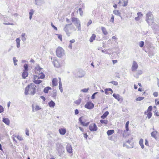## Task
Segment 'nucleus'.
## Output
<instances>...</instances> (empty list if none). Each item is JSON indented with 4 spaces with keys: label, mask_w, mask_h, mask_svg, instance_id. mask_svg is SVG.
I'll return each instance as SVG.
<instances>
[{
    "label": "nucleus",
    "mask_w": 159,
    "mask_h": 159,
    "mask_svg": "<svg viewBox=\"0 0 159 159\" xmlns=\"http://www.w3.org/2000/svg\"><path fill=\"white\" fill-rule=\"evenodd\" d=\"M48 105L50 107L53 108L54 107L55 103L53 101L51 100L48 102Z\"/></svg>",
    "instance_id": "nucleus-20"
},
{
    "label": "nucleus",
    "mask_w": 159,
    "mask_h": 159,
    "mask_svg": "<svg viewBox=\"0 0 159 159\" xmlns=\"http://www.w3.org/2000/svg\"><path fill=\"white\" fill-rule=\"evenodd\" d=\"M144 98V97H139L136 99V100L137 101H140L143 100Z\"/></svg>",
    "instance_id": "nucleus-39"
},
{
    "label": "nucleus",
    "mask_w": 159,
    "mask_h": 159,
    "mask_svg": "<svg viewBox=\"0 0 159 159\" xmlns=\"http://www.w3.org/2000/svg\"><path fill=\"white\" fill-rule=\"evenodd\" d=\"M40 74H41V75L39 76L37 75H34V78L35 79H43L45 77L44 74L43 73L42 71L41 72Z\"/></svg>",
    "instance_id": "nucleus-13"
},
{
    "label": "nucleus",
    "mask_w": 159,
    "mask_h": 159,
    "mask_svg": "<svg viewBox=\"0 0 159 159\" xmlns=\"http://www.w3.org/2000/svg\"><path fill=\"white\" fill-rule=\"evenodd\" d=\"M4 111V108L2 106L0 105V113L3 112Z\"/></svg>",
    "instance_id": "nucleus-49"
},
{
    "label": "nucleus",
    "mask_w": 159,
    "mask_h": 159,
    "mask_svg": "<svg viewBox=\"0 0 159 159\" xmlns=\"http://www.w3.org/2000/svg\"><path fill=\"white\" fill-rule=\"evenodd\" d=\"M137 15L138 17H142L143 16L141 12H139L137 13Z\"/></svg>",
    "instance_id": "nucleus-52"
},
{
    "label": "nucleus",
    "mask_w": 159,
    "mask_h": 159,
    "mask_svg": "<svg viewBox=\"0 0 159 159\" xmlns=\"http://www.w3.org/2000/svg\"><path fill=\"white\" fill-rule=\"evenodd\" d=\"M36 87L34 84L32 83L28 85L25 88V94L26 95L30 94L34 95L36 91Z\"/></svg>",
    "instance_id": "nucleus-1"
},
{
    "label": "nucleus",
    "mask_w": 159,
    "mask_h": 159,
    "mask_svg": "<svg viewBox=\"0 0 159 159\" xmlns=\"http://www.w3.org/2000/svg\"><path fill=\"white\" fill-rule=\"evenodd\" d=\"M144 44V43L143 41H141L139 42V46L140 47H143Z\"/></svg>",
    "instance_id": "nucleus-46"
},
{
    "label": "nucleus",
    "mask_w": 159,
    "mask_h": 159,
    "mask_svg": "<svg viewBox=\"0 0 159 159\" xmlns=\"http://www.w3.org/2000/svg\"><path fill=\"white\" fill-rule=\"evenodd\" d=\"M138 65L135 61H133L131 67V70L133 72H134L138 67Z\"/></svg>",
    "instance_id": "nucleus-8"
},
{
    "label": "nucleus",
    "mask_w": 159,
    "mask_h": 159,
    "mask_svg": "<svg viewBox=\"0 0 159 159\" xmlns=\"http://www.w3.org/2000/svg\"><path fill=\"white\" fill-rule=\"evenodd\" d=\"M152 109V107L151 106H149L148 109L147 111L151 112Z\"/></svg>",
    "instance_id": "nucleus-50"
},
{
    "label": "nucleus",
    "mask_w": 159,
    "mask_h": 159,
    "mask_svg": "<svg viewBox=\"0 0 159 159\" xmlns=\"http://www.w3.org/2000/svg\"><path fill=\"white\" fill-rule=\"evenodd\" d=\"M16 47L17 48H19L20 47V40L19 38H17L16 40Z\"/></svg>",
    "instance_id": "nucleus-31"
},
{
    "label": "nucleus",
    "mask_w": 159,
    "mask_h": 159,
    "mask_svg": "<svg viewBox=\"0 0 159 159\" xmlns=\"http://www.w3.org/2000/svg\"><path fill=\"white\" fill-rule=\"evenodd\" d=\"M153 95L155 97H157L158 96V93L157 92H155L153 93Z\"/></svg>",
    "instance_id": "nucleus-57"
},
{
    "label": "nucleus",
    "mask_w": 159,
    "mask_h": 159,
    "mask_svg": "<svg viewBox=\"0 0 159 159\" xmlns=\"http://www.w3.org/2000/svg\"><path fill=\"white\" fill-rule=\"evenodd\" d=\"M51 26H52L56 30H57V27L55 26L52 23H51Z\"/></svg>",
    "instance_id": "nucleus-51"
},
{
    "label": "nucleus",
    "mask_w": 159,
    "mask_h": 159,
    "mask_svg": "<svg viewBox=\"0 0 159 159\" xmlns=\"http://www.w3.org/2000/svg\"><path fill=\"white\" fill-rule=\"evenodd\" d=\"M41 108L39 107V106H36L35 107V109L36 111L39 110Z\"/></svg>",
    "instance_id": "nucleus-54"
},
{
    "label": "nucleus",
    "mask_w": 159,
    "mask_h": 159,
    "mask_svg": "<svg viewBox=\"0 0 159 159\" xmlns=\"http://www.w3.org/2000/svg\"><path fill=\"white\" fill-rule=\"evenodd\" d=\"M85 74V73L84 71L82 70H80L77 72L76 76L77 77L80 78H82L84 76Z\"/></svg>",
    "instance_id": "nucleus-6"
},
{
    "label": "nucleus",
    "mask_w": 159,
    "mask_h": 159,
    "mask_svg": "<svg viewBox=\"0 0 159 159\" xmlns=\"http://www.w3.org/2000/svg\"><path fill=\"white\" fill-rule=\"evenodd\" d=\"M60 134L61 135H64L66 132V130L65 129L61 128L59 130Z\"/></svg>",
    "instance_id": "nucleus-18"
},
{
    "label": "nucleus",
    "mask_w": 159,
    "mask_h": 159,
    "mask_svg": "<svg viewBox=\"0 0 159 159\" xmlns=\"http://www.w3.org/2000/svg\"><path fill=\"white\" fill-rule=\"evenodd\" d=\"M40 98H41V99H42L44 101L45 100H46V99H45V97H44V96H40Z\"/></svg>",
    "instance_id": "nucleus-60"
},
{
    "label": "nucleus",
    "mask_w": 159,
    "mask_h": 159,
    "mask_svg": "<svg viewBox=\"0 0 159 159\" xmlns=\"http://www.w3.org/2000/svg\"><path fill=\"white\" fill-rule=\"evenodd\" d=\"M89 90V88L87 89H84L81 90V91L82 92L84 93H87Z\"/></svg>",
    "instance_id": "nucleus-43"
},
{
    "label": "nucleus",
    "mask_w": 159,
    "mask_h": 159,
    "mask_svg": "<svg viewBox=\"0 0 159 159\" xmlns=\"http://www.w3.org/2000/svg\"><path fill=\"white\" fill-rule=\"evenodd\" d=\"M114 16H113V15L112 14L110 20V21L112 23H114Z\"/></svg>",
    "instance_id": "nucleus-42"
},
{
    "label": "nucleus",
    "mask_w": 159,
    "mask_h": 159,
    "mask_svg": "<svg viewBox=\"0 0 159 159\" xmlns=\"http://www.w3.org/2000/svg\"><path fill=\"white\" fill-rule=\"evenodd\" d=\"M102 52H103V53H108V52H107L105 50H102Z\"/></svg>",
    "instance_id": "nucleus-64"
},
{
    "label": "nucleus",
    "mask_w": 159,
    "mask_h": 159,
    "mask_svg": "<svg viewBox=\"0 0 159 159\" xmlns=\"http://www.w3.org/2000/svg\"><path fill=\"white\" fill-rule=\"evenodd\" d=\"M113 96L116 99H117L118 101H120V98L119 95L118 94H116L114 93L113 95Z\"/></svg>",
    "instance_id": "nucleus-22"
},
{
    "label": "nucleus",
    "mask_w": 159,
    "mask_h": 159,
    "mask_svg": "<svg viewBox=\"0 0 159 159\" xmlns=\"http://www.w3.org/2000/svg\"><path fill=\"white\" fill-rule=\"evenodd\" d=\"M42 70V68H41L39 66H38L36 67L35 69V72L37 73H38V71H39V72L41 73V70Z\"/></svg>",
    "instance_id": "nucleus-32"
},
{
    "label": "nucleus",
    "mask_w": 159,
    "mask_h": 159,
    "mask_svg": "<svg viewBox=\"0 0 159 159\" xmlns=\"http://www.w3.org/2000/svg\"><path fill=\"white\" fill-rule=\"evenodd\" d=\"M89 129L92 131H96L98 130V127L95 124H91L89 126Z\"/></svg>",
    "instance_id": "nucleus-5"
},
{
    "label": "nucleus",
    "mask_w": 159,
    "mask_h": 159,
    "mask_svg": "<svg viewBox=\"0 0 159 159\" xmlns=\"http://www.w3.org/2000/svg\"><path fill=\"white\" fill-rule=\"evenodd\" d=\"M147 117H148V119H149L151 117L152 114L151 112H149L148 113H147Z\"/></svg>",
    "instance_id": "nucleus-37"
},
{
    "label": "nucleus",
    "mask_w": 159,
    "mask_h": 159,
    "mask_svg": "<svg viewBox=\"0 0 159 159\" xmlns=\"http://www.w3.org/2000/svg\"><path fill=\"white\" fill-rule=\"evenodd\" d=\"M59 89L61 92H62L63 91L62 88V85L61 84V82H59Z\"/></svg>",
    "instance_id": "nucleus-36"
},
{
    "label": "nucleus",
    "mask_w": 159,
    "mask_h": 159,
    "mask_svg": "<svg viewBox=\"0 0 159 159\" xmlns=\"http://www.w3.org/2000/svg\"><path fill=\"white\" fill-rule=\"evenodd\" d=\"M100 122L101 124L106 125L108 123V121L106 120H100Z\"/></svg>",
    "instance_id": "nucleus-34"
},
{
    "label": "nucleus",
    "mask_w": 159,
    "mask_h": 159,
    "mask_svg": "<svg viewBox=\"0 0 159 159\" xmlns=\"http://www.w3.org/2000/svg\"><path fill=\"white\" fill-rule=\"evenodd\" d=\"M71 21L73 24L77 28L78 30H80L81 28L80 27V21L79 19L77 18L72 17L71 18Z\"/></svg>",
    "instance_id": "nucleus-3"
},
{
    "label": "nucleus",
    "mask_w": 159,
    "mask_h": 159,
    "mask_svg": "<svg viewBox=\"0 0 159 159\" xmlns=\"http://www.w3.org/2000/svg\"><path fill=\"white\" fill-rule=\"evenodd\" d=\"M112 61L113 64H114L115 63H117L118 62L117 60H112Z\"/></svg>",
    "instance_id": "nucleus-56"
},
{
    "label": "nucleus",
    "mask_w": 159,
    "mask_h": 159,
    "mask_svg": "<svg viewBox=\"0 0 159 159\" xmlns=\"http://www.w3.org/2000/svg\"><path fill=\"white\" fill-rule=\"evenodd\" d=\"M130 142L129 140L127 141L126 143H125L123 144V147H126V148H130V147L129 146L127 145L126 144V143H129Z\"/></svg>",
    "instance_id": "nucleus-35"
},
{
    "label": "nucleus",
    "mask_w": 159,
    "mask_h": 159,
    "mask_svg": "<svg viewBox=\"0 0 159 159\" xmlns=\"http://www.w3.org/2000/svg\"><path fill=\"white\" fill-rule=\"evenodd\" d=\"M110 83L113 84L115 85H117L118 84V83L115 81H111Z\"/></svg>",
    "instance_id": "nucleus-45"
},
{
    "label": "nucleus",
    "mask_w": 159,
    "mask_h": 159,
    "mask_svg": "<svg viewBox=\"0 0 159 159\" xmlns=\"http://www.w3.org/2000/svg\"><path fill=\"white\" fill-rule=\"evenodd\" d=\"M69 30L70 24H67L66 25L64 29V30L68 36H70V33L69 32Z\"/></svg>",
    "instance_id": "nucleus-9"
},
{
    "label": "nucleus",
    "mask_w": 159,
    "mask_h": 159,
    "mask_svg": "<svg viewBox=\"0 0 159 159\" xmlns=\"http://www.w3.org/2000/svg\"><path fill=\"white\" fill-rule=\"evenodd\" d=\"M101 30L102 33L104 35H106L108 34V32L105 28L103 27H102Z\"/></svg>",
    "instance_id": "nucleus-23"
},
{
    "label": "nucleus",
    "mask_w": 159,
    "mask_h": 159,
    "mask_svg": "<svg viewBox=\"0 0 159 159\" xmlns=\"http://www.w3.org/2000/svg\"><path fill=\"white\" fill-rule=\"evenodd\" d=\"M28 75L27 71L24 70V72L22 74V77L24 79H25L27 77Z\"/></svg>",
    "instance_id": "nucleus-19"
},
{
    "label": "nucleus",
    "mask_w": 159,
    "mask_h": 159,
    "mask_svg": "<svg viewBox=\"0 0 159 159\" xmlns=\"http://www.w3.org/2000/svg\"><path fill=\"white\" fill-rule=\"evenodd\" d=\"M81 101V99H79L75 101V102L76 104L79 105Z\"/></svg>",
    "instance_id": "nucleus-38"
},
{
    "label": "nucleus",
    "mask_w": 159,
    "mask_h": 159,
    "mask_svg": "<svg viewBox=\"0 0 159 159\" xmlns=\"http://www.w3.org/2000/svg\"><path fill=\"white\" fill-rule=\"evenodd\" d=\"M154 20V19L152 12L151 11L148 12L146 14V21L150 25V24L153 22Z\"/></svg>",
    "instance_id": "nucleus-2"
},
{
    "label": "nucleus",
    "mask_w": 159,
    "mask_h": 159,
    "mask_svg": "<svg viewBox=\"0 0 159 159\" xmlns=\"http://www.w3.org/2000/svg\"><path fill=\"white\" fill-rule=\"evenodd\" d=\"M34 78V80L33 81V82L34 83L36 84H39L41 83L42 82L41 80H39V79H35Z\"/></svg>",
    "instance_id": "nucleus-24"
},
{
    "label": "nucleus",
    "mask_w": 159,
    "mask_h": 159,
    "mask_svg": "<svg viewBox=\"0 0 159 159\" xmlns=\"http://www.w3.org/2000/svg\"><path fill=\"white\" fill-rule=\"evenodd\" d=\"M79 11L80 12V14L81 16H82L83 15V11H82V9L81 8H80L79 9Z\"/></svg>",
    "instance_id": "nucleus-40"
},
{
    "label": "nucleus",
    "mask_w": 159,
    "mask_h": 159,
    "mask_svg": "<svg viewBox=\"0 0 159 159\" xmlns=\"http://www.w3.org/2000/svg\"><path fill=\"white\" fill-rule=\"evenodd\" d=\"M157 133V132L156 131H154L151 133V135L152 137L156 139V136Z\"/></svg>",
    "instance_id": "nucleus-27"
},
{
    "label": "nucleus",
    "mask_w": 159,
    "mask_h": 159,
    "mask_svg": "<svg viewBox=\"0 0 159 159\" xmlns=\"http://www.w3.org/2000/svg\"><path fill=\"white\" fill-rule=\"evenodd\" d=\"M151 24L152 28L153 29L155 30H157L158 29V26L154 23V21Z\"/></svg>",
    "instance_id": "nucleus-10"
},
{
    "label": "nucleus",
    "mask_w": 159,
    "mask_h": 159,
    "mask_svg": "<svg viewBox=\"0 0 159 159\" xmlns=\"http://www.w3.org/2000/svg\"><path fill=\"white\" fill-rule=\"evenodd\" d=\"M53 62L54 66L57 68H58L60 66V64L58 61L56 60H54Z\"/></svg>",
    "instance_id": "nucleus-16"
},
{
    "label": "nucleus",
    "mask_w": 159,
    "mask_h": 159,
    "mask_svg": "<svg viewBox=\"0 0 159 159\" xmlns=\"http://www.w3.org/2000/svg\"><path fill=\"white\" fill-rule=\"evenodd\" d=\"M84 137L86 139H87L88 136V135H87L86 133H85L84 134Z\"/></svg>",
    "instance_id": "nucleus-62"
},
{
    "label": "nucleus",
    "mask_w": 159,
    "mask_h": 159,
    "mask_svg": "<svg viewBox=\"0 0 159 159\" xmlns=\"http://www.w3.org/2000/svg\"><path fill=\"white\" fill-rule=\"evenodd\" d=\"M86 108L89 109H91L93 108L94 107L93 104L91 102H88L84 105Z\"/></svg>",
    "instance_id": "nucleus-7"
},
{
    "label": "nucleus",
    "mask_w": 159,
    "mask_h": 159,
    "mask_svg": "<svg viewBox=\"0 0 159 159\" xmlns=\"http://www.w3.org/2000/svg\"><path fill=\"white\" fill-rule=\"evenodd\" d=\"M2 121L6 124L8 125H9L10 124V121L8 118H3Z\"/></svg>",
    "instance_id": "nucleus-14"
},
{
    "label": "nucleus",
    "mask_w": 159,
    "mask_h": 159,
    "mask_svg": "<svg viewBox=\"0 0 159 159\" xmlns=\"http://www.w3.org/2000/svg\"><path fill=\"white\" fill-rule=\"evenodd\" d=\"M21 39L23 42H25L26 39V38L25 37H22Z\"/></svg>",
    "instance_id": "nucleus-61"
},
{
    "label": "nucleus",
    "mask_w": 159,
    "mask_h": 159,
    "mask_svg": "<svg viewBox=\"0 0 159 159\" xmlns=\"http://www.w3.org/2000/svg\"><path fill=\"white\" fill-rule=\"evenodd\" d=\"M109 114V112L108 111H106L102 116H101V118L102 119H105Z\"/></svg>",
    "instance_id": "nucleus-21"
},
{
    "label": "nucleus",
    "mask_w": 159,
    "mask_h": 159,
    "mask_svg": "<svg viewBox=\"0 0 159 159\" xmlns=\"http://www.w3.org/2000/svg\"><path fill=\"white\" fill-rule=\"evenodd\" d=\"M34 12V11L33 10H30V11L29 12V15H30L29 18H30V20H31V19L32 18V16L33 15Z\"/></svg>",
    "instance_id": "nucleus-33"
},
{
    "label": "nucleus",
    "mask_w": 159,
    "mask_h": 159,
    "mask_svg": "<svg viewBox=\"0 0 159 159\" xmlns=\"http://www.w3.org/2000/svg\"><path fill=\"white\" fill-rule=\"evenodd\" d=\"M157 99H155V102H156V105H159V101H157Z\"/></svg>",
    "instance_id": "nucleus-63"
},
{
    "label": "nucleus",
    "mask_w": 159,
    "mask_h": 159,
    "mask_svg": "<svg viewBox=\"0 0 159 159\" xmlns=\"http://www.w3.org/2000/svg\"><path fill=\"white\" fill-rule=\"evenodd\" d=\"M82 117H80L79 118V121L81 123L82 125L87 126H88L89 123V122H88L87 123H85L84 122H83L82 120Z\"/></svg>",
    "instance_id": "nucleus-11"
},
{
    "label": "nucleus",
    "mask_w": 159,
    "mask_h": 159,
    "mask_svg": "<svg viewBox=\"0 0 159 159\" xmlns=\"http://www.w3.org/2000/svg\"><path fill=\"white\" fill-rule=\"evenodd\" d=\"M128 1V0H126L124 1V4L122 5L123 6L125 7L127 5Z\"/></svg>",
    "instance_id": "nucleus-47"
},
{
    "label": "nucleus",
    "mask_w": 159,
    "mask_h": 159,
    "mask_svg": "<svg viewBox=\"0 0 159 159\" xmlns=\"http://www.w3.org/2000/svg\"><path fill=\"white\" fill-rule=\"evenodd\" d=\"M114 132V130L113 129L108 130L107 132V134L108 135L112 134Z\"/></svg>",
    "instance_id": "nucleus-29"
},
{
    "label": "nucleus",
    "mask_w": 159,
    "mask_h": 159,
    "mask_svg": "<svg viewBox=\"0 0 159 159\" xmlns=\"http://www.w3.org/2000/svg\"><path fill=\"white\" fill-rule=\"evenodd\" d=\"M55 34L57 36L58 38L60 40L62 41V35L61 34Z\"/></svg>",
    "instance_id": "nucleus-44"
},
{
    "label": "nucleus",
    "mask_w": 159,
    "mask_h": 159,
    "mask_svg": "<svg viewBox=\"0 0 159 159\" xmlns=\"http://www.w3.org/2000/svg\"><path fill=\"white\" fill-rule=\"evenodd\" d=\"M13 61H14V63L15 66L17 65V64L16 63H15V62H17L18 60H17L16 59V57H14L13 58Z\"/></svg>",
    "instance_id": "nucleus-48"
},
{
    "label": "nucleus",
    "mask_w": 159,
    "mask_h": 159,
    "mask_svg": "<svg viewBox=\"0 0 159 159\" xmlns=\"http://www.w3.org/2000/svg\"><path fill=\"white\" fill-rule=\"evenodd\" d=\"M105 93L107 95L109 94H111L113 93L112 89L111 88L106 89L105 90Z\"/></svg>",
    "instance_id": "nucleus-12"
},
{
    "label": "nucleus",
    "mask_w": 159,
    "mask_h": 159,
    "mask_svg": "<svg viewBox=\"0 0 159 159\" xmlns=\"http://www.w3.org/2000/svg\"><path fill=\"white\" fill-rule=\"evenodd\" d=\"M143 139H140L139 143V145H140L142 149H143L144 148V145L143 144Z\"/></svg>",
    "instance_id": "nucleus-25"
},
{
    "label": "nucleus",
    "mask_w": 159,
    "mask_h": 159,
    "mask_svg": "<svg viewBox=\"0 0 159 159\" xmlns=\"http://www.w3.org/2000/svg\"><path fill=\"white\" fill-rule=\"evenodd\" d=\"M17 138L18 139L20 140H23V138L19 136H17Z\"/></svg>",
    "instance_id": "nucleus-59"
},
{
    "label": "nucleus",
    "mask_w": 159,
    "mask_h": 159,
    "mask_svg": "<svg viewBox=\"0 0 159 159\" xmlns=\"http://www.w3.org/2000/svg\"><path fill=\"white\" fill-rule=\"evenodd\" d=\"M79 111L78 109H76L75 110V114L76 115H77L79 114Z\"/></svg>",
    "instance_id": "nucleus-55"
},
{
    "label": "nucleus",
    "mask_w": 159,
    "mask_h": 159,
    "mask_svg": "<svg viewBox=\"0 0 159 159\" xmlns=\"http://www.w3.org/2000/svg\"><path fill=\"white\" fill-rule=\"evenodd\" d=\"M24 68L25 69V71H27L28 70V65L27 64H25L24 66Z\"/></svg>",
    "instance_id": "nucleus-41"
},
{
    "label": "nucleus",
    "mask_w": 159,
    "mask_h": 159,
    "mask_svg": "<svg viewBox=\"0 0 159 159\" xmlns=\"http://www.w3.org/2000/svg\"><path fill=\"white\" fill-rule=\"evenodd\" d=\"M92 21L91 20H90L89 21V22L88 23V26L89 25H91V23H92Z\"/></svg>",
    "instance_id": "nucleus-58"
},
{
    "label": "nucleus",
    "mask_w": 159,
    "mask_h": 159,
    "mask_svg": "<svg viewBox=\"0 0 159 159\" xmlns=\"http://www.w3.org/2000/svg\"><path fill=\"white\" fill-rule=\"evenodd\" d=\"M96 37V35L94 34H93L90 37L89 41L90 42H92L95 39Z\"/></svg>",
    "instance_id": "nucleus-28"
},
{
    "label": "nucleus",
    "mask_w": 159,
    "mask_h": 159,
    "mask_svg": "<svg viewBox=\"0 0 159 159\" xmlns=\"http://www.w3.org/2000/svg\"><path fill=\"white\" fill-rule=\"evenodd\" d=\"M51 88L50 87H47L45 88L43 90V92L45 93H48V91L50 89H51Z\"/></svg>",
    "instance_id": "nucleus-30"
},
{
    "label": "nucleus",
    "mask_w": 159,
    "mask_h": 159,
    "mask_svg": "<svg viewBox=\"0 0 159 159\" xmlns=\"http://www.w3.org/2000/svg\"><path fill=\"white\" fill-rule=\"evenodd\" d=\"M52 97H53L54 98H56V92H54L53 94L52 95Z\"/></svg>",
    "instance_id": "nucleus-53"
},
{
    "label": "nucleus",
    "mask_w": 159,
    "mask_h": 159,
    "mask_svg": "<svg viewBox=\"0 0 159 159\" xmlns=\"http://www.w3.org/2000/svg\"><path fill=\"white\" fill-rule=\"evenodd\" d=\"M56 54L57 57H61L65 55V53L64 49L61 47H59L57 49Z\"/></svg>",
    "instance_id": "nucleus-4"
},
{
    "label": "nucleus",
    "mask_w": 159,
    "mask_h": 159,
    "mask_svg": "<svg viewBox=\"0 0 159 159\" xmlns=\"http://www.w3.org/2000/svg\"><path fill=\"white\" fill-rule=\"evenodd\" d=\"M113 13L115 14L116 15L119 16L120 17L121 19L122 18V17L120 15V12L118 11V10H114L113 11Z\"/></svg>",
    "instance_id": "nucleus-17"
},
{
    "label": "nucleus",
    "mask_w": 159,
    "mask_h": 159,
    "mask_svg": "<svg viewBox=\"0 0 159 159\" xmlns=\"http://www.w3.org/2000/svg\"><path fill=\"white\" fill-rule=\"evenodd\" d=\"M52 84L53 86H55L57 84V79L56 78H53L52 80Z\"/></svg>",
    "instance_id": "nucleus-26"
},
{
    "label": "nucleus",
    "mask_w": 159,
    "mask_h": 159,
    "mask_svg": "<svg viewBox=\"0 0 159 159\" xmlns=\"http://www.w3.org/2000/svg\"><path fill=\"white\" fill-rule=\"evenodd\" d=\"M143 71L141 70H139L137 71L136 73L134 75V76L137 78H139V76L142 74Z\"/></svg>",
    "instance_id": "nucleus-15"
}]
</instances>
